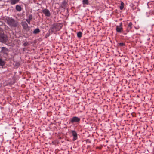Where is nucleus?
<instances>
[{
  "instance_id": "nucleus-1",
  "label": "nucleus",
  "mask_w": 154,
  "mask_h": 154,
  "mask_svg": "<svg viewBox=\"0 0 154 154\" xmlns=\"http://www.w3.org/2000/svg\"><path fill=\"white\" fill-rule=\"evenodd\" d=\"M7 23L11 27H16L18 26L19 23L17 20L11 18L6 19Z\"/></svg>"
},
{
  "instance_id": "nucleus-2",
  "label": "nucleus",
  "mask_w": 154,
  "mask_h": 154,
  "mask_svg": "<svg viewBox=\"0 0 154 154\" xmlns=\"http://www.w3.org/2000/svg\"><path fill=\"white\" fill-rule=\"evenodd\" d=\"M62 25L60 23H57L52 25L50 30L52 32L57 31L60 30L62 28Z\"/></svg>"
},
{
  "instance_id": "nucleus-3",
  "label": "nucleus",
  "mask_w": 154,
  "mask_h": 154,
  "mask_svg": "<svg viewBox=\"0 0 154 154\" xmlns=\"http://www.w3.org/2000/svg\"><path fill=\"white\" fill-rule=\"evenodd\" d=\"M21 25L23 27V29L26 31H29L30 29V27L29 26L27 23L25 21H23L21 23Z\"/></svg>"
},
{
  "instance_id": "nucleus-4",
  "label": "nucleus",
  "mask_w": 154,
  "mask_h": 154,
  "mask_svg": "<svg viewBox=\"0 0 154 154\" xmlns=\"http://www.w3.org/2000/svg\"><path fill=\"white\" fill-rule=\"evenodd\" d=\"M80 119L76 116L70 119V122L72 123L74 122H79Z\"/></svg>"
},
{
  "instance_id": "nucleus-5",
  "label": "nucleus",
  "mask_w": 154,
  "mask_h": 154,
  "mask_svg": "<svg viewBox=\"0 0 154 154\" xmlns=\"http://www.w3.org/2000/svg\"><path fill=\"white\" fill-rule=\"evenodd\" d=\"M7 36L4 34L0 35V42H5L7 40Z\"/></svg>"
},
{
  "instance_id": "nucleus-6",
  "label": "nucleus",
  "mask_w": 154,
  "mask_h": 154,
  "mask_svg": "<svg viewBox=\"0 0 154 154\" xmlns=\"http://www.w3.org/2000/svg\"><path fill=\"white\" fill-rule=\"evenodd\" d=\"M122 23H121L120 24L119 26H116V30L118 32H121L122 31Z\"/></svg>"
},
{
  "instance_id": "nucleus-7",
  "label": "nucleus",
  "mask_w": 154,
  "mask_h": 154,
  "mask_svg": "<svg viewBox=\"0 0 154 154\" xmlns=\"http://www.w3.org/2000/svg\"><path fill=\"white\" fill-rule=\"evenodd\" d=\"M43 13L47 17H49L50 15V13L48 10L47 9H44L42 10Z\"/></svg>"
},
{
  "instance_id": "nucleus-8",
  "label": "nucleus",
  "mask_w": 154,
  "mask_h": 154,
  "mask_svg": "<svg viewBox=\"0 0 154 154\" xmlns=\"http://www.w3.org/2000/svg\"><path fill=\"white\" fill-rule=\"evenodd\" d=\"M72 135L73 136V141H74L77 138V133L74 131H72Z\"/></svg>"
},
{
  "instance_id": "nucleus-9",
  "label": "nucleus",
  "mask_w": 154,
  "mask_h": 154,
  "mask_svg": "<svg viewBox=\"0 0 154 154\" xmlns=\"http://www.w3.org/2000/svg\"><path fill=\"white\" fill-rule=\"evenodd\" d=\"M1 52L4 54H7V52L8 51V49L5 47H3L1 48Z\"/></svg>"
},
{
  "instance_id": "nucleus-10",
  "label": "nucleus",
  "mask_w": 154,
  "mask_h": 154,
  "mask_svg": "<svg viewBox=\"0 0 154 154\" xmlns=\"http://www.w3.org/2000/svg\"><path fill=\"white\" fill-rule=\"evenodd\" d=\"M67 4V2L66 0H64L62 2V4L61 5V7L65 8L66 7V6Z\"/></svg>"
},
{
  "instance_id": "nucleus-11",
  "label": "nucleus",
  "mask_w": 154,
  "mask_h": 154,
  "mask_svg": "<svg viewBox=\"0 0 154 154\" xmlns=\"http://www.w3.org/2000/svg\"><path fill=\"white\" fill-rule=\"evenodd\" d=\"M19 0H11V4L12 5H14L19 2Z\"/></svg>"
},
{
  "instance_id": "nucleus-12",
  "label": "nucleus",
  "mask_w": 154,
  "mask_h": 154,
  "mask_svg": "<svg viewBox=\"0 0 154 154\" xmlns=\"http://www.w3.org/2000/svg\"><path fill=\"white\" fill-rule=\"evenodd\" d=\"M16 9L18 11H20L21 10V8L19 5H17L16 6Z\"/></svg>"
},
{
  "instance_id": "nucleus-13",
  "label": "nucleus",
  "mask_w": 154,
  "mask_h": 154,
  "mask_svg": "<svg viewBox=\"0 0 154 154\" xmlns=\"http://www.w3.org/2000/svg\"><path fill=\"white\" fill-rule=\"evenodd\" d=\"M40 30L38 28L35 29L33 32V33L35 34H37L40 32Z\"/></svg>"
},
{
  "instance_id": "nucleus-14",
  "label": "nucleus",
  "mask_w": 154,
  "mask_h": 154,
  "mask_svg": "<svg viewBox=\"0 0 154 154\" xmlns=\"http://www.w3.org/2000/svg\"><path fill=\"white\" fill-rule=\"evenodd\" d=\"M5 64V62L2 60L1 58H0V66H3Z\"/></svg>"
},
{
  "instance_id": "nucleus-15",
  "label": "nucleus",
  "mask_w": 154,
  "mask_h": 154,
  "mask_svg": "<svg viewBox=\"0 0 154 154\" xmlns=\"http://www.w3.org/2000/svg\"><path fill=\"white\" fill-rule=\"evenodd\" d=\"M82 33L81 32H78L77 35L78 37L81 38L82 36Z\"/></svg>"
},
{
  "instance_id": "nucleus-16",
  "label": "nucleus",
  "mask_w": 154,
  "mask_h": 154,
  "mask_svg": "<svg viewBox=\"0 0 154 154\" xmlns=\"http://www.w3.org/2000/svg\"><path fill=\"white\" fill-rule=\"evenodd\" d=\"M132 23L131 22H130L128 26V29L129 30L131 28Z\"/></svg>"
},
{
  "instance_id": "nucleus-17",
  "label": "nucleus",
  "mask_w": 154,
  "mask_h": 154,
  "mask_svg": "<svg viewBox=\"0 0 154 154\" xmlns=\"http://www.w3.org/2000/svg\"><path fill=\"white\" fill-rule=\"evenodd\" d=\"M124 7V3L123 2H122L121 3V6H120V8L121 10H122Z\"/></svg>"
},
{
  "instance_id": "nucleus-18",
  "label": "nucleus",
  "mask_w": 154,
  "mask_h": 154,
  "mask_svg": "<svg viewBox=\"0 0 154 154\" xmlns=\"http://www.w3.org/2000/svg\"><path fill=\"white\" fill-rule=\"evenodd\" d=\"M32 19V14H30L29 15L28 19H27L31 20Z\"/></svg>"
},
{
  "instance_id": "nucleus-19",
  "label": "nucleus",
  "mask_w": 154,
  "mask_h": 154,
  "mask_svg": "<svg viewBox=\"0 0 154 154\" xmlns=\"http://www.w3.org/2000/svg\"><path fill=\"white\" fill-rule=\"evenodd\" d=\"M83 2L84 4H88V0H83Z\"/></svg>"
},
{
  "instance_id": "nucleus-20",
  "label": "nucleus",
  "mask_w": 154,
  "mask_h": 154,
  "mask_svg": "<svg viewBox=\"0 0 154 154\" xmlns=\"http://www.w3.org/2000/svg\"><path fill=\"white\" fill-rule=\"evenodd\" d=\"M119 45L121 46H123L125 45V44L123 43H119Z\"/></svg>"
},
{
  "instance_id": "nucleus-21",
  "label": "nucleus",
  "mask_w": 154,
  "mask_h": 154,
  "mask_svg": "<svg viewBox=\"0 0 154 154\" xmlns=\"http://www.w3.org/2000/svg\"><path fill=\"white\" fill-rule=\"evenodd\" d=\"M26 20L28 22V23L29 24H30V21L31 20L27 19H26Z\"/></svg>"
},
{
  "instance_id": "nucleus-22",
  "label": "nucleus",
  "mask_w": 154,
  "mask_h": 154,
  "mask_svg": "<svg viewBox=\"0 0 154 154\" xmlns=\"http://www.w3.org/2000/svg\"><path fill=\"white\" fill-rule=\"evenodd\" d=\"M28 43L25 42L23 43V45L24 46H26L28 45Z\"/></svg>"
}]
</instances>
